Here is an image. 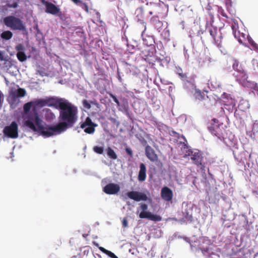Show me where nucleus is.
I'll return each mask as SVG.
<instances>
[{
  "mask_svg": "<svg viewBox=\"0 0 258 258\" xmlns=\"http://www.w3.org/2000/svg\"><path fill=\"white\" fill-rule=\"evenodd\" d=\"M60 109L59 119L61 122L55 125L49 126L46 134L48 136L58 135L64 132L69 127H72L78 119V108L68 101H58Z\"/></svg>",
  "mask_w": 258,
  "mask_h": 258,
  "instance_id": "nucleus-1",
  "label": "nucleus"
},
{
  "mask_svg": "<svg viewBox=\"0 0 258 258\" xmlns=\"http://www.w3.org/2000/svg\"><path fill=\"white\" fill-rule=\"evenodd\" d=\"M42 120L39 116L37 110L33 108L31 112H29L27 116V119H25V125L32 130L34 132L39 131L41 134L46 137H49L46 134V132H48L49 126L44 127L42 124Z\"/></svg>",
  "mask_w": 258,
  "mask_h": 258,
  "instance_id": "nucleus-2",
  "label": "nucleus"
},
{
  "mask_svg": "<svg viewBox=\"0 0 258 258\" xmlns=\"http://www.w3.org/2000/svg\"><path fill=\"white\" fill-rule=\"evenodd\" d=\"M4 23L12 30L24 31L26 30L23 22L19 18L9 16L4 19Z\"/></svg>",
  "mask_w": 258,
  "mask_h": 258,
  "instance_id": "nucleus-3",
  "label": "nucleus"
},
{
  "mask_svg": "<svg viewBox=\"0 0 258 258\" xmlns=\"http://www.w3.org/2000/svg\"><path fill=\"white\" fill-rule=\"evenodd\" d=\"M190 156L193 164L202 170H204L205 163L203 161L204 157L201 151L195 149H188L186 151L185 156Z\"/></svg>",
  "mask_w": 258,
  "mask_h": 258,
  "instance_id": "nucleus-4",
  "label": "nucleus"
},
{
  "mask_svg": "<svg viewBox=\"0 0 258 258\" xmlns=\"http://www.w3.org/2000/svg\"><path fill=\"white\" fill-rule=\"evenodd\" d=\"M232 68L235 71L233 76L236 81L242 84H245L248 76L243 67L237 59H233Z\"/></svg>",
  "mask_w": 258,
  "mask_h": 258,
  "instance_id": "nucleus-5",
  "label": "nucleus"
},
{
  "mask_svg": "<svg viewBox=\"0 0 258 258\" xmlns=\"http://www.w3.org/2000/svg\"><path fill=\"white\" fill-rule=\"evenodd\" d=\"M208 31L213 39V43L219 49L223 48L222 44L223 36L221 29H218L216 27L211 25L208 28Z\"/></svg>",
  "mask_w": 258,
  "mask_h": 258,
  "instance_id": "nucleus-6",
  "label": "nucleus"
},
{
  "mask_svg": "<svg viewBox=\"0 0 258 258\" xmlns=\"http://www.w3.org/2000/svg\"><path fill=\"white\" fill-rule=\"evenodd\" d=\"M140 208L142 212L139 214V217L141 219L147 218L153 221H160L162 220V217L157 215L153 214L150 212H148V205L145 203H141L140 204Z\"/></svg>",
  "mask_w": 258,
  "mask_h": 258,
  "instance_id": "nucleus-7",
  "label": "nucleus"
},
{
  "mask_svg": "<svg viewBox=\"0 0 258 258\" xmlns=\"http://www.w3.org/2000/svg\"><path fill=\"white\" fill-rule=\"evenodd\" d=\"M4 134L7 137L15 139L18 137V126L16 121H13L10 125L6 126L3 131Z\"/></svg>",
  "mask_w": 258,
  "mask_h": 258,
  "instance_id": "nucleus-8",
  "label": "nucleus"
},
{
  "mask_svg": "<svg viewBox=\"0 0 258 258\" xmlns=\"http://www.w3.org/2000/svg\"><path fill=\"white\" fill-rule=\"evenodd\" d=\"M127 197L136 202L151 201L147 195L143 192L138 191H131L126 194Z\"/></svg>",
  "mask_w": 258,
  "mask_h": 258,
  "instance_id": "nucleus-9",
  "label": "nucleus"
},
{
  "mask_svg": "<svg viewBox=\"0 0 258 258\" xmlns=\"http://www.w3.org/2000/svg\"><path fill=\"white\" fill-rule=\"evenodd\" d=\"M97 126L96 124L92 122L90 117H87L85 120L81 123L80 127L84 129V132L86 133L91 134L94 133L95 127Z\"/></svg>",
  "mask_w": 258,
  "mask_h": 258,
  "instance_id": "nucleus-10",
  "label": "nucleus"
},
{
  "mask_svg": "<svg viewBox=\"0 0 258 258\" xmlns=\"http://www.w3.org/2000/svg\"><path fill=\"white\" fill-rule=\"evenodd\" d=\"M41 2L45 7V12L53 15H56L60 13V9L54 4L48 2L46 0H40Z\"/></svg>",
  "mask_w": 258,
  "mask_h": 258,
  "instance_id": "nucleus-11",
  "label": "nucleus"
},
{
  "mask_svg": "<svg viewBox=\"0 0 258 258\" xmlns=\"http://www.w3.org/2000/svg\"><path fill=\"white\" fill-rule=\"evenodd\" d=\"M120 186L116 183H110L106 184L103 189V191L107 195H115L120 190Z\"/></svg>",
  "mask_w": 258,
  "mask_h": 258,
  "instance_id": "nucleus-12",
  "label": "nucleus"
},
{
  "mask_svg": "<svg viewBox=\"0 0 258 258\" xmlns=\"http://www.w3.org/2000/svg\"><path fill=\"white\" fill-rule=\"evenodd\" d=\"M145 154L147 157L152 162H157L158 157L155 150L149 145L145 147Z\"/></svg>",
  "mask_w": 258,
  "mask_h": 258,
  "instance_id": "nucleus-13",
  "label": "nucleus"
},
{
  "mask_svg": "<svg viewBox=\"0 0 258 258\" xmlns=\"http://www.w3.org/2000/svg\"><path fill=\"white\" fill-rule=\"evenodd\" d=\"M173 196V192L169 187L164 186L161 189V197L164 201L170 202L172 200Z\"/></svg>",
  "mask_w": 258,
  "mask_h": 258,
  "instance_id": "nucleus-14",
  "label": "nucleus"
},
{
  "mask_svg": "<svg viewBox=\"0 0 258 258\" xmlns=\"http://www.w3.org/2000/svg\"><path fill=\"white\" fill-rule=\"evenodd\" d=\"M158 16H154L150 19L151 24L156 29L158 32H161L163 26V22L160 21Z\"/></svg>",
  "mask_w": 258,
  "mask_h": 258,
  "instance_id": "nucleus-15",
  "label": "nucleus"
},
{
  "mask_svg": "<svg viewBox=\"0 0 258 258\" xmlns=\"http://www.w3.org/2000/svg\"><path fill=\"white\" fill-rule=\"evenodd\" d=\"M231 27L234 37L237 39L239 42L242 43V39L241 38H244L245 35L243 33H240L239 31L238 30V24L234 23V24H232Z\"/></svg>",
  "mask_w": 258,
  "mask_h": 258,
  "instance_id": "nucleus-16",
  "label": "nucleus"
},
{
  "mask_svg": "<svg viewBox=\"0 0 258 258\" xmlns=\"http://www.w3.org/2000/svg\"><path fill=\"white\" fill-rule=\"evenodd\" d=\"M146 179V167L145 165L142 163L140 164V171L138 179L140 182L144 181Z\"/></svg>",
  "mask_w": 258,
  "mask_h": 258,
  "instance_id": "nucleus-17",
  "label": "nucleus"
},
{
  "mask_svg": "<svg viewBox=\"0 0 258 258\" xmlns=\"http://www.w3.org/2000/svg\"><path fill=\"white\" fill-rule=\"evenodd\" d=\"M193 89H195V93H194V97L196 99L198 100L199 101H203L206 100V98H208L207 95L204 92H202L200 90L196 89V87L195 88L191 86Z\"/></svg>",
  "mask_w": 258,
  "mask_h": 258,
  "instance_id": "nucleus-18",
  "label": "nucleus"
},
{
  "mask_svg": "<svg viewBox=\"0 0 258 258\" xmlns=\"http://www.w3.org/2000/svg\"><path fill=\"white\" fill-rule=\"evenodd\" d=\"M26 90L24 88H20L14 91H13L11 95L14 99L19 97H23L26 95Z\"/></svg>",
  "mask_w": 258,
  "mask_h": 258,
  "instance_id": "nucleus-19",
  "label": "nucleus"
},
{
  "mask_svg": "<svg viewBox=\"0 0 258 258\" xmlns=\"http://www.w3.org/2000/svg\"><path fill=\"white\" fill-rule=\"evenodd\" d=\"M178 75L179 77L184 82V85L186 86L187 84H189L190 85L195 88L196 85L195 84V82L194 80L190 79V80H187V75L185 73H178Z\"/></svg>",
  "mask_w": 258,
  "mask_h": 258,
  "instance_id": "nucleus-20",
  "label": "nucleus"
},
{
  "mask_svg": "<svg viewBox=\"0 0 258 258\" xmlns=\"http://www.w3.org/2000/svg\"><path fill=\"white\" fill-rule=\"evenodd\" d=\"M144 26V30H143L142 33V37L143 38V40L145 43L148 46H151L152 45H153L155 41L153 37L149 36H147V38L145 37L144 33L146 30V25H145Z\"/></svg>",
  "mask_w": 258,
  "mask_h": 258,
  "instance_id": "nucleus-21",
  "label": "nucleus"
},
{
  "mask_svg": "<svg viewBox=\"0 0 258 258\" xmlns=\"http://www.w3.org/2000/svg\"><path fill=\"white\" fill-rule=\"evenodd\" d=\"M221 97L223 99V102H224L225 104L231 105L235 104L234 100L232 99L230 94H228L226 93H223Z\"/></svg>",
  "mask_w": 258,
  "mask_h": 258,
  "instance_id": "nucleus-22",
  "label": "nucleus"
},
{
  "mask_svg": "<svg viewBox=\"0 0 258 258\" xmlns=\"http://www.w3.org/2000/svg\"><path fill=\"white\" fill-rule=\"evenodd\" d=\"M33 103V108L37 109V107H42L47 104L48 101L43 99H36L35 101H32Z\"/></svg>",
  "mask_w": 258,
  "mask_h": 258,
  "instance_id": "nucleus-23",
  "label": "nucleus"
},
{
  "mask_svg": "<svg viewBox=\"0 0 258 258\" xmlns=\"http://www.w3.org/2000/svg\"><path fill=\"white\" fill-rule=\"evenodd\" d=\"M45 112V118L47 121H51L55 118L54 114L48 108L43 110Z\"/></svg>",
  "mask_w": 258,
  "mask_h": 258,
  "instance_id": "nucleus-24",
  "label": "nucleus"
},
{
  "mask_svg": "<svg viewBox=\"0 0 258 258\" xmlns=\"http://www.w3.org/2000/svg\"><path fill=\"white\" fill-rule=\"evenodd\" d=\"M209 129L212 134L215 135L219 139L221 137V134L219 132V127L217 125L210 126Z\"/></svg>",
  "mask_w": 258,
  "mask_h": 258,
  "instance_id": "nucleus-25",
  "label": "nucleus"
},
{
  "mask_svg": "<svg viewBox=\"0 0 258 258\" xmlns=\"http://www.w3.org/2000/svg\"><path fill=\"white\" fill-rule=\"evenodd\" d=\"M249 107V105L245 100H242L240 101L238 105V108L239 109L242 110V111H245L247 109H248Z\"/></svg>",
  "mask_w": 258,
  "mask_h": 258,
  "instance_id": "nucleus-26",
  "label": "nucleus"
},
{
  "mask_svg": "<svg viewBox=\"0 0 258 258\" xmlns=\"http://www.w3.org/2000/svg\"><path fill=\"white\" fill-rule=\"evenodd\" d=\"M107 156L112 159L115 160L117 158V155L111 147H108L106 149Z\"/></svg>",
  "mask_w": 258,
  "mask_h": 258,
  "instance_id": "nucleus-27",
  "label": "nucleus"
},
{
  "mask_svg": "<svg viewBox=\"0 0 258 258\" xmlns=\"http://www.w3.org/2000/svg\"><path fill=\"white\" fill-rule=\"evenodd\" d=\"M13 37V33L10 31H4L1 34V37L5 40H9Z\"/></svg>",
  "mask_w": 258,
  "mask_h": 258,
  "instance_id": "nucleus-28",
  "label": "nucleus"
},
{
  "mask_svg": "<svg viewBox=\"0 0 258 258\" xmlns=\"http://www.w3.org/2000/svg\"><path fill=\"white\" fill-rule=\"evenodd\" d=\"M32 101H30L25 103L23 106L24 112L25 113H29L31 107H33V104Z\"/></svg>",
  "mask_w": 258,
  "mask_h": 258,
  "instance_id": "nucleus-29",
  "label": "nucleus"
},
{
  "mask_svg": "<svg viewBox=\"0 0 258 258\" xmlns=\"http://www.w3.org/2000/svg\"><path fill=\"white\" fill-rule=\"evenodd\" d=\"M161 35L163 40L167 41L169 40L170 33L169 30L164 29L161 32Z\"/></svg>",
  "mask_w": 258,
  "mask_h": 258,
  "instance_id": "nucleus-30",
  "label": "nucleus"
},
{
  "mask_svg": "<svg viewBox=\"0 0 258 258\" xmlns=\"http://www.w3.org/2000/svg\"><path fill=\"white\" fill-rule=\"evenodd\" d=\"M17 57L18 59L21 62H23L27 59V56L24 52H18Z\"/></svg>",
  "mask_w": 258,
  "mask_h": 258,
  "instance_id": "nucleus-31",
  "label": "nucleus"
},
{
  "mask_svg": "<svg viewBox=\"0 0 258 258\" xmlns=\"http://www.w3.org/2000/svg\"><path fill=\"white\" fill-rule=\"evenodd\" d=\"M93 151L99 154H102L103 153V148L99 146H94L93 147Z\"/></svg>",
  "mask_w": 258,
  "mask_h": 258,
  "instance_id": "nucleus-32",
  "label": "nucleus"
},
{
  "mask_svg": "<svg viewBox=\"0 0 258 258\" xmlns=\"http://www.w3.org/2000/svg\"><path fill=\"white\" fill-rule=\"evenodd\" d=\"M127 50L131 53H133L137 50L136 47L134 46L132 44H127Z\"/></svg>",
  "mask_w": 258,
  "mask_h": 258,
  "instance_id": "nucleus-33",
  "label": "nucleus"
},
{
  "mask_svg": "<svg viewBox=\"0 0 258 258\" xmlns=\"http://www.w3.org/2000/svg\"><path fill=\"white\" fill-rule=\"evenodd\" d=\"M82 104L83 106L87 109H90L91 107L90 102L87 100L84 99L83 100Z\"/></svg>",
  "mask_w": 258,
  "mask_h": 258,
  "instance_id": "nucleus-34",
  "label": "nucleus"
},
{
  "mask_svg": "<svg viewBox=\"0 0 258 258\" xmlns=\"http://www.w3.org/2000/svg\"><path fill=\"white\" fill-rule=\"evenodd\" d=\"M15 49L18 52H24L25 48L22 44L20 43L16 46Z\"/></svg>",
  "mask_w": 258,
  "mask_h": 258,
  "instance_id": "nucleus-35",
  "label": "nucleus"
},
{
  "mask_svg": "<svg viewBox=\"0 0 258 258\" xmlns=\"http://www.w3.org/2000/svg\"><path fill=\"white\" fill-rule=\"evenodd\" d=\"M248 41L253 49L258 48V45L251 38L248 39Z\"/></svg>",
  "mask_w": 258,
  "mask_h": 258,
  "instance_id": "nucleus-36",
  "label": "nucleus"
},
{
  "mask_svg": "<svg viewBox=\"0 0 258 258\" xmlns=\"http://www.w3.org/2000/svg\"><path fill=\"white\" fill-rule=\"evenodd\" d=\"M110 96L111 98H112L113 100L114 101V102L116 104V105L117 106H120V102H119L118 100L117 99V98L115 96H114V95L111 94L110 95Z\"/></svg>",
  "mask_w": 258,
  "mask_h": 258,
  "instance_id": "nucleus-37",
  "label": "nucleus"
},
{
  "mask_svg": "<svg viewBox=\"0 0 258 258\" xmlns=\"http://www.w3.org/2000/svg\"><path fill=\"white\" fill-rule=\"evenodd\" d=\"M108 256L111 258H118V257L111 251L108 250L106 254Z\"/></svg>",
  "mask_w": 258,
  "mask_h": 258,
  "instance_id": "nucleus-38",
  "label": "nucleus"
},
{
  "mask_svg": "<svg viewBox=\"0 0 258 258\" xmlns=\"http://www.w3.org/2000/svg\"><path fill=\"white\" fill-rule=\"evenodd\" d=\"M8 7L10 8H17L18 7V4L17 2L9 4L8 5Z\"/></svg>",
  "mask_w": 258,
  "mask_h": 258,
  "instance_id": "nucleus-39",
  "label": "nucleus"
},
{
  "mask_svg": "<svg viewBox=\"0 0 258 258\" xmlns=\"http://www.w3.org/2000/svg\"><path fill=\"white\" fill-rule=\"evenodd\" d=\"M125 150L126 153L128 155H130L131 157H132L133 156V151L131 150V149L130 148H126Z\"/></svg>",
  "mask_w": 258,
  "mask_h": 258,
  "instance_id": "nucleus-40",
  "label": "nucleus"
},
{
  "mask_svg": "<svg viewBox=\"0 0 258 258\" xmlns=\"http://www.w3.org/2000/svg\"><path fill=\"white\" fill-rule=\"evenodd\" d=\"M122 225L124 227H126L128 225V222L126 219H123L122 220Z\"/></svg>",
  "mask_w": 258,
  "mask_h": 258,
  "instance_id": "nucleus-41",
  "label": "nucleus"
},
{
  "mask_svg": "<svg viewBox=\"0 0 258 258\" xmlns=\"http://www.w3.org/2000/svg\"><path fill=\"white\" fill-rule=\"evenodd\" d=\"M90 102V104H94L96 107H99V104L97 102V101H96V100H95V101H91Z\"/></svg>",
  "mask_w": 258,
  "mask_h": 258,
  "instance_id": "nucleus-42",
  "label": "nucleus"
},
{
  "mask_svg": "<svg viewBox=\"0 0 258 258\" xmlns=\"http://www.w3.org/2000/svg\"><path fill=\"white\" fill-rule=\"evenodd\" d=\"M99 249L102 252H103L104 253H105L106 254L108 250L106 249L105 248L103 247H99Z\"/></svg>",
  "mask_w": 258,
  "mask_h": 258,
  "instance_id": "nucleus-43",
  "label": "nucleus"
},
{
  "mask_svg": "<svg viewBox=\"0 0 258 258\" xmlns=\"http://www.w3.org/2000/svg\"><path fill=\"white\" fill-rule=\"evenodd\" d=\"M253 88L255 91H258V85L256 83H255L254 84V86H253Z\"/></svg>",
  "mask_w": 258,
  "mask_h": 258,
  "instance_id": "nucleus-44",
  "label": "nucleus"
},
{
  "mask_svg": "<svg viewBox=\"0 0 258 258\" xmlns=\"http://www.w3.org/2000/svg\"><path fill=\"white\" fill-rule=\"evenodd\" d=\"M186 220H187V221H189L190 222H191L192 221V219L193 218L191 217V216H190L189 217H186L185 218Z\"/></svg>",
  "mask_w": 258,
  "mask_h": 258,
  "instance_id": "nucleus-45",
  "label": "nucleus"
},
{
  "mask_svg": "<svg viewBox=\"0 0 258 258\" xmlns=\"http://www.w3.org/2000/svg\"><path fill=\"white\" fill-rule=\"evenodd\" d=\"M74 3L77 4L79 3H81V1L80 0H72Z\"/></svg>",
  "mask_w": 258,
  "mask_h": 258,
  "instance_id": "nucleus-46",
  "label": "nucleus"
},
{
  "mask_svg": "<svg viewBox=\"0 0 258 258\" xmlns=\"http://www.w3.org/2000/svg\"><path fill=\"white\" fill-rule=\"evenodd\" d=\"M85 9L86 12H88V7L87 5H85Z\"/></svg>",
  "mask_w": 258,
  "mask_h": 258,
  "instance_id": "nucleus-47",
  "label": "nucleus"
},
{
  "mask_svg": "<svg viewBox=\"0 0 258 258\" xmlns=\"http://www.w3.org/2000/svg\"><path fill=\"white\" fill-rule=\"evenodd\" d=\"M118 79L120 82H122V80L119 75L118 76Z\"/></svg>",
  "mask_w": 258,
  "mask_h": 258,
  "instance_id": "nucleus-48",
  "label": "nucleus"
},
{
  "mask_svg": "<svg viewBox=\"0 0 258 258\" xmlns=\"http://www.w3.org/2000/svg\"><path fill=\"white\" fill-rule=\"evenodd\" d=\"M222 16H224V17H225L227 18V16H226V15H225V13H222Z\"/></svg>",
  "mask_w": 258,
  "mask_h": 258,
  "instance_id": "nucleus-49",
  "label": "nucleus"
},
{
  "mask_svg": "<svg viewBox=\"0 0 258 258\" xmlns=\"http://www.w3.org/2000/svg\"><path fill=\"white\" fill-rule=\"evenodd\" d=\"M149 13H150V15H152L153 14V12H150Z\"/></svg>",
  "mask_w": 258,
  "mask_h": 258,
  "instance_id": "nucleus-50",
  "label": "nucleus"
}]
</instances>
